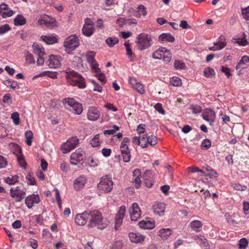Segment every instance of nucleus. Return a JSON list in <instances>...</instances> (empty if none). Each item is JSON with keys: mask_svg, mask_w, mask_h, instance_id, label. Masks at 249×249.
<instances>
[{"mask_svg": "<svg viewBox=\"0 0 249 249\" xmlns=\"http://www.w3.org/2000/svg\"><path fill=\"white\" fill-rule=\"evenodd\" d=\"M89 228L97 227L99 229H104L107 224L104 222L102 214L98 210L89 211Z\"/></svg>", "mask_w": 249, "mask_h": 249, "instance_id": "nucleus-1", "label": "nucleus"}, {"mask_svg": "<svg viewBox=\"0 0 249 249\" xmlns=\"http://www.w3.org/2000/svg\"><path fill=\"white\" fill-rule=\"evenodd\" d=\"M67 82L72 86H77L80 89H84L86 86L85 79L77 72L72 70L66 71Z\"/></svg>", "mask_w": 249, "mask_h": 249, "instance_id": "nucleus-2", "label": "nucleus"}, {"mask_svg": "<svg viewBox=\"0 0 249 249\" xmlns=\"http://www.w3.org/2000/svg\"><path fill=\"white\" fill-rule=\"evenodd\" d=\"M152 39L149 35L145 33H141L138 36L135 42L138 50L142 51L149 48L151 46Z\"/></svg>", "mask_w": 249, "mask_h": 249, "instance_id": "nucleus-3", "label": "nucleus"}, {"mask_svg": "<svg viewBox=\"0 0 249 249\" xmlns=\"http://www.w3.org/2000/svg\"><path fill=\"white\" fill-rule=\"evenodd\" d=\"M152 57L155 59H162L165 62H169L171 59L172 54L166 48L161 47L153 53Z\"/></svg>", "mask_w": 249, "mask_h": 249, "instance_id": "nucleus-4", "label": "nucleus"}, {"mask_svg": "<svg viewBox=\"0 0 249 249\" xmlns=\"http://www.w3.org/2000/svg\"><path fill=\"white\" fill-rule=\"evenodd\" d=\"M113 185V183L111 178L106 176L101 178L100 182L97 185V187L100 191L107 193L111 191Z\"/></svg>", "mask_w": 249, "mask_h": 249, "instance_id": "nucleus-5", "label": "nucleus"}, {"mask_svg": "<svg viewBox=\"0 0 249 249\" xmlns=\"http://www.w3.org/2000/svg\"><path fill=\"white\" fill-rule=\"evenodd\" d=\"M79 40L75 35L68 37L64 42V46L65 47L66 52L70 53L79 46Z\"/></svg>", "mask_w": 249, "mask_h": 249, "instance_id": "nucleus-6", "label": "nucleus"}, {"mask_svg": "<svg viewBox=\"0 0 249 249\" xmlns=\"http://www.w3.org/2000/svg\"><path fill=\"white\" fill-rule=\"evenodd\" d=\"M85 157V152L81 148H78L73 152L70 157V163L72 165L82 164Z\"/></svg>", "mask_w": 249, "mask_h": 249, "instance_id": "nucleus-7", "label": "nucleus"}, {"mask_svg": "<svg viewBox=\"0 0 249 249\" xmlns=\"http://www.w3.org/2000/svg\"><path fill=\"white\" fill-rule=\"evenodd\" d=\"M79 143V139L76 137L70 138L61 146V149L63 153H68L74 149Z\"/></svg>", "mask_w": 249, "mask_h": 249, "instance_id": "nucleus-8", "label": "nucleus"}, {"mask_svg": "<svg viewBox=\"0 0 249 249\" xmlns=\"http://www.w3.org/2000/svg\"><path fill=\"white\" fill-rule=\"evenodd\" d=\"M10 196L15 198L16 202H20L25 195V191L20 186H17L16 188L12 187L10 190Z\"/></svg>", "mask_w": 249, "mask_h": 249, "instance_id": "nucleus-9", "label": "nucleus"}, {"mask_svg": "<svg viewBox=\"0 0 249 249\" xmlns=\"http://www.w3.org/2000/svg\"><path fill=\"white\" fill-rule=\"evenodd\" d=\"M32 47L34 53L38 56L36 61L37 64L42 65L44 62V58H43V56L45 55L44 48L41 45L36 43H34Z\"/></svg>", "mask_w": 249, "mask_h": 249, "instance_id": "nucleus-10", "label": "nucleus"}, {"mask_svg": "<svg viewBox=\"0 0 249 249\" xmlns=\"http://www.w3.org/2000/svg\"><path fill=\"white\" fill-rule=\"evenodd\" d=\"M94 29L93 28V23L89 18H87L85 19V23L82 29V33L85 36L89 37L94 33Z\"/></svg>", "mask_w": 249, "mask_h": 249, "instance_id": "nucleus-11", "label": "nucleus"}, {"mask_svg": "<svg viewBox=\"0 0 249 249\" xmlns=\"http://www.w3.org/2000/svg\"><path fill=\"white\" fill-rule=\"evenodd\" d=\"M95 53L94 52H87L86 54V57L87 61L89 63L92 70L96 73L100 72V69L98 68V64L95 62L94 56Z\"/></svg>", "mask_w": 249, "mask_h": 249, "instance_id": "nucleus-12", "label": "nucleus"}, {"mask_svg": "<svg viewBox=\"0 0 249 249\" xmlns=\"http://www.w3.org/2000/svg\"><path fill=\"white\" fill-rule=\"evenodd\" d=\"M202 116L204 120L209 122L210 125H213L215 121V113L210 108H207L203 112Z\"/></svg>", "mask_w": 249, "mask_h": 249, "instance_id": "nucleus-13", "label": "nucleus"}, {"mask_svg": "<svg viewBox=\"0 0 249 249\" xmlns=\"http://www.w3.org/2000/svg\"><path fill=\"white\" fill-rule=\"evenodd\" d=\"M125 213V207L124 206H121L119 212L116 215L115 218V228L117 230L120 227L122 222Z\"/></svg>", "mask_w": 249, "mask_h": 249, "instance_id": "nucleus-14", "label": "nucleus"}, {"mask_svg": "<svg viewBox=\"0 0 249 249\" xmlns=\"http://www.w3.org/2000/svg\"><path fill=\"white\" fill-rule=\"evenodd\" d=\"M89 212L85 211L82 213L77 214L75 218V223L79 226L85 225L89 220Z\"/></svg>", "mask_w": 249, "mask_h": 249, "instance_id": "nucleus-15", "label": "nucleus"}, {"mask_svg": "<svg viewBox=\"0 0 249 249\" xmlns=\"http://www.w3.org/2000/svg\"><path fill=\"white\" fill-rule=\"evenodd\" d=\"M101 113L95 107L91 106L88 109L87 112V117L89 120L95 121L99 118Z\"/></svg>", "mask_w": 249, "mask_h": 249, "instance_id": "nucleus-16", "label": "nucleus"}, {"mask_svg": "<svg viewBox=\"0 0 249 249\" xmlns=\"http://www.w3.org/2000/svg\"><path fill=\"white\" fill-rule=\"evenodd\" d=\"M39 202L40 198L37 194L28 196L25 199V204L29 209H31L34 204H38Z\"/></svg>", "mask_w": 249, "mask_h": 249, "instance_id": "nucleus-17", "label": "nucleus"}, {"mask_svg": "<svg viewBox=\"0 0 249 249\" xmlns=\"http://www.w3.org/2000/svg\"><path fill=\"white\" fill-rule=\"evenodd\" d=\"M129 83L131 87L136 89L139 93L141 94L144 93L145 90L143 88V85L136 78L133 77L130 78Z\"/></svg>", "mask_w": 249, "mask_h": 249, "instance_id": "nucleus-18", "label": "nucleus"}, {"mask_svg": "<svg viewBox=\"0 0 249 249\" xmlns=\"http://www.w3.org/2000/svg\"><path fill=\"white\" fill-rule=\"evenodd\" d=\"M154 212L159 216H162L165 210V204L160 202H156L153 205Z\"/></svg>", "mask_w": 249, "mask_h": 249, "instance_id": "nucleus-19", "label": "nucleus"}, {"mask_svg": "<svg viewBox=\"0 0 249 249\" xmlns=\"http://www.w3.org/2000/svg\"><path fill=\"white\" fill-rule=\"evenodd\" d=\"M87 182V178L84 176H81L74 181V188L76 191H79L84 188Z\"/></svg>", "mask_w": 249, "mask_h": 249, "instance_id": "nucleus-20", "label": "nucleus"}, {"mask_svg": "<svg viewBox=\"0 0 249 249\" xmlns=\"http://www.w3.org/2000/svg\"><path fill=\"white\" fill-rule=\"evenodd\" d=\"M0 13L3 18H6L12 16L13 12L9 9L7 5L5 3H2L0 5Z\"/></svg>", "mask_w": 249, "mask_h": 249, "instance_id": "nucleus-21", "label": "nucleus"}, {"mask_svg": "<svg viewBox=\"0 0 249 249\" xmlns=\"http://www.w3.org/2000/svg\"><path fill=\"white\" fill-rule=\"evenodd\" d=\"M129 237L130 241L135 243H141L144 239V236L139 232H130L129 233Z\"/></svg>", "mask_w": 249, "mask_h": 249, "instance_id": "nucleus-22", "label": "nucleus"}, {"mask_svg": "<svg viewBox=\"0 0 249 249\" xmlns=\"http://www.w3.org/2000/svg\"><path fill=\"white\" fill-rule=\"evenodd\" d=\"M60 57H58L56 55H50L48 60V66L50 68H56L58 67L60 64Z\"/></svg>", "mask_w": 249, "mask_h": 249, "instance_id": "nucleus-23", "label": "nucleus"}, {"mask_svg": "<svg viewBox=\"0 0 249 249\" xmlns=\"http://www.w3.org/2000/svg\"><path fill=\"white\" fill-rule=\"evenodd\" d=\"M158 39L161 43L173 42L175 41V37L170 33H162L159 36Z\"/></svg>", "mask_w": 249, "mask_h": 249, "instance_id": "nucleus-24", "label": "nucleus"}, {"mask_svg": "<svg viewBox=\"0 0 249 249\" xmlns=\"http://www.w3.org/2000/svg\"><path fill=\"white\" fill-rule=\"evenodd\" d=\"M46 18H48L47 16H43L40 19H38V22L40 24H45L47 27L50 28H53L55 26V20L53 19L52 20H48L46 19Z\"/></svg>", "mask_w": 249, "mask_h": 249, "instance_id": "nucleus-25", "label": "nucleus"}, {"mask_svg": "<svg viewBox=\"0 0 249 249\" xmlns=\"http://www.w3.org/2000/svg\"><path fill=\"white\" fill-rule=\"evenodd\" d=\"M17 152H18V153L16 154L18 161L21 167H25L26 165V163L23 158L22 153V150L18 146H17Z\"/></svg>", "mask_w": 249, "mask_h": 249, "instance_id": "nucleus-26", "label": "nucleus"}, {"mask_svg": "<svg viewBox=\"0 0 249 249\" xmlns=\"http://www.w3.org/2000/svg\"><path fill=\"white\" fill-rule=\"evenodd\" d=\"M140 228L144 229H152L155 226V222L150 220H142L139 222Z\"/></svg>", "mask_w": 249, "mask_h": 249, "instance_id": "nucleus-27", "label": "nucleus"}, {"mask_svg": "<svg viewBox=\"0 0 249 249\" xmlns=\"http://www.w3.org/2000/svg\"><path fill=\"white\" fill-rule=\"evenodd\" d=\"M159 235L163 240H166L171 234L170 229H162L160 230Z\"/></svg>", "mask_w": 249, "mask_h": 249, "instance_id": "nucleus-28", "label": "nucleus"}, {"mask_svg": "<svg viewBox=\"0 0 249 249\" xmlns=\"http://www.w3.org/2000/svg\"><path fill=\"white\" fill-rule=\"evenodd\" d=\"M190 227L192 229L196 232L200 231V229L202 226V224L200 221L194 220L190 223Z\"/></svg>", "mask_w": 249, "mask_h": 249, "instance_id": "nucleus-29", "label": "nucleus"}, {"mask_svg": "<svg viewBox=\"0 0 249 249\" xmlns=\"http://www.w3.org/2000/svg\"><path fill=\"white\" fill-rule=\"evenodd\" d=\"M70 110L74 114H80L83 111V107L81 104L76 102Z\"/></svg>", "mask_w": 249, "mask_h": 249, "instance_id": "nucleus-30", "label": "nucleus"}, {"mask_svg": "<svg viewBox=\"0 0 249 249\" xmlns=\"http://www.w3.org/2000/svg\"><path fill=\"white\" fill-rule=\"evenodd\" d=\"M25 18L21 15H18L14 19V24L16 26H22L26 23Z\"/></svg>", "mask_w": 249, "mask_h": 249, "instance_id": "nucleus-31", "label": "nucleus"}, {"mask_svg": "<svg viewBox=\"0 0 249 249\" xmlns=\"http://www.w3.org/2000/svg\"><path fill=\"white\" fill-rule=\"evenodd\" d=\"M47 76L49 77H50L53 79H55L57 78V73L55 72H52V71H43L40 73H39L38 75H36V76H34V78L40 77V76Z\"/></svg>", "mask_w": 249, "mask_h": 249, "instance_id": "nucleus-32", "label": "nucleus"}, {"mask_svg": "<svg viewBox=\"0 0 249 249\" xmlns=\"http://www.w3.org/2000/svg\"><path fill=\"white\" fill-rule=\"evenodd\" d=\"M129 142L130 141L128 138L125 137L123 139L120 147L121 152L123 151L125 152L126 150H129L128 146V143H129Z\"/></svg>", "mask_w": 249, "mask_h": 249, "instance_id": "nucleus-33", "label": "nucleus"}, {"mask_svg": "<svg viewBox=\"0 0 249 249\" xmlns=\"http://www.w3.org/2000/svg\"><path fill=\"white\" fill-rule=\"evenodd\" d=\"M41 38L47 44H53L57 42L56 38L54 36H41Z\"/></svg>", "mask_w": 249, "mask_h": 249, "instance_id": "nucleus-34", "label": "nucleus"}, {"mask_svg": "<svg viewBox=\"0 0 249 249\" xmlns=\"http://www.w3.org/2000/svg\"><path fill=\"white\" fill-rule=\"evenodd\" d=\"M62 102L66 107L68 108L69 107L71 108L77 102L73 98H67L63 99Z\"/></svg>", "mask_w": 249, "mask_h": 249, "instance_id": "nucleus-35", "label": "nucleus"}, {"mask_svg": "<svg viewBox=\"0 0 249 249\" xmlns=\"http://www.w3.org/2000/svg\"><path fill=\"white\" fill-rule=\"evenodd\" d=\"M119 39L115 37H109L106 39V43L110 47H113L115 45L118 44Z\"/></svg>", "mask_w": 249, "mask_h": 249, "instance_id": "nucleus-36", "label": "nucleus"}, {"mask_svg": "<svg viewBox=\"0 0 249 249\" xmlns=\"http://www.w3.org/2000/svg\"><path fill=\"white\" fill-rule=\"evenodd\" d=\"M235 42L239 45L242 46H246L249 44V42L246 39V35L245 33H243L242 37L237 39Z\"/></svg>", "mask_w": 249, "mask_h": 249, "instance_id": "nucleus-37", "label": "nucleus"}, {"mask_svg": "<svg viewBox=\"0 0 249 249\" xmlns=\"http://www.w3.org/2000/svg\"><path fill=\"white\" fill-rule=\"evenodd\" d=\"M196 240H198L200 242V243L202 244L204 247H206L208 245L207 240L203 235H197L194 237Z\"/></svg>", "mask_w": 249, "mask_h": 249, "instance_id": "nucleus-38", "label": "nucleus"}, {"mask_svg": "<svg viewBox=\"0 0 249 249\" xmlns=\"http://www.w3.org/2000/svg\"><path fill=\"white\" fill-rule=\"evenodd\" d=\"M170 84L175 86L178 87L181 85L182 82L181 79L178 77L174 76L170 78Z\"/></svg>", "mask_w": 249, "mask_h": 249, "instance_id": "nucleus-39", "label": "nucleus"}, {"mask_svg": "<svg viewBox=\"0 0 249 249\" xmlns=\"http://www.w3.org/2000/svg\"><path fill=\"white\" fill-rule=\"evenodd\" d=\"M99 135L97 134L91 140L90 143L92 147H96L99 146L101 142L99 140Z\"/></svg>", "mask_w": 249, "mask_h": 249, "instance_id": "nucleus-40", "label": "nucleus"}, {"mask_svg": "<svg viewBox=\"0 0 249 249\" xmlns=\"http://www.w3.org/2000/svg\"><path fill=\"white\" fill-rule=\"evenodd\" d=\"M122 157L124 162H128L131 159V155L130 150H126L125 152H121Z\"/></svg>", "mask_w": 249, "mask_h": 249, "instance_id": "nucleus-41", "label": "nucleus"}, {"mask_svg": "<svg viewBox=\"0 0 249 249\" xmlns=\"http://www.w3.org/2000/svg\"><path fill=\"white\" fill-rule=\"evenodd\" d=\"M215 74L214 70L210 67H207L204 71V75L209 78H212Z\"/></svg>", "mask_w": 249, "mask_h": 249, "instance_id": "nucleus-42", "label": "nucleus"}, {"mask_svg": "<svg viewBox=\"0 0 249 249\" xmlns=\"http://www.w3.org/2000/svg\"><path fill=\"white\" fill-rule=\"evenodd\" d=\"M157 138L154 135H150L147 137V144H149L151 146H154L157 143Z\"/></svg>", "mask_w": 249, "mask_h": 249, "instance_id": "nucleus-43", "label": "nucleus"}, {"mask_svg": "<svg viewBox=\"0 0 249 249\" xmlns=\"http://www.w3.org/2000/svg\"><path fill=\"white\" fill-rule=\"evenodd\" d=\"M214 45L217 49V50H220L225 47L226 43L222 41V36H220L218 38V41L214 42Z\"/></svg>", "mask_w": 249, "mask_h": 249, "instance_id": "nucleus-44", "label": "nucleus"}, {"mask_svg": "<svg viewBox=\"0 0 249 249\" xmlns=\"http://www.w3.org/2000/svg\"><path fill=\"white\" fill-rule=\"evenodd\" d=\"M174 67L176 70H184L186 68V66L183 62L178 60L175 62Z\"/></svg>", "mask_w": 249, "mask_h": 249, "instance_id": "nucleus-45", "label": "nucleus"}, {"mask_svg": "<svg viewBox=\"0 0 249 249\" xmlns=\"http://www.w3.org/2000/svg\"><path fill=\"white\" fill-rule=\"evenodd\" d=\"M190 109L192 110V112L194 114L200 113L202 110L201 107L198 105H191Z\"/></svg>", "mask_w": 249, "mask_h": 249, "instance_id": "nucleus-46", "label": "nucleus"}, {"mask_svg": "<svg viewBox=\"0 0 249 249\" xmlns=\"http://www.w3.org/2000/svg\"><path fill=\"white\" fill-rule=\"evenodd\" d=\"M18 177L17 175L12 177H8L5 179V182L10 185H12L18 182Z\"/></svg>", "mask_w": 249, "mask_h": 249, "instance_id": "nucleus-47", "label": "nucleus"}, {"mask_svg": "<svg viewBox=\"0 0 249 249\" xmlns=\"http://www.w3.org/2000/svg\"><path fill=\"white\" fill-rule=\"evenodd\" d=\"M248 245V241L245 238H243L239 240V248L240 249H246Z\"/></svg>", "mask_w": 249, "mask_h": 249, "instance_id": "nucleus-48", "label": "nucleus"}, {"mask_svg": "<svg viewBox=\"0 0 249 249\" xmlns=\"http://www.w3.org/2000/svg\"><path fill=\"white\" fill-rule=\"evenodd\" d=\"M129 213H131L132 212L133 213H141V212L138 204L136 202L132 204V207L129 210Z\"/></svg>", "mask_w": 249, "mask_h": 249, "instance_id": "nucleus-49", "label": "nucleus"}, {"mask_svg": "<svg viewBox=\"0 0 249 249\" xmlns=\"http://www.w3.org/2000/svg\"><path fill=\"white\" fill-rule=\"evenodd\" d=\"M82 63V59L80 57L75 56L73 57L72 60V64L75 67H78L81 65Z\"/></svg>", "mask_w": 249, "mask_h": 249, "instance_id": "nucleus-50", "label": "nucleus"}, {"mask_svg": "<svg viewBox=\"0 0 249 249\" xmlns=\"http://www.w3.org/2000/svg\"><path fill=\"white\" fill-rule=\"evenodd\" d=\"M137 12L139 13V14L142 15L143 16H146L147 14V12L146 10V7L143 5H139L137 7Z\"/></svg>", "mask_w": 249, "mask_h": 249, "instance_id": "nucleus-51", "label": "nucleus"}, {"mask_svg": "<svg viewBox=\"0 0 249 249\" xmlns=\"http://www.w3.org/2000/svg\"><path fill=\"white\" fill-rule=\"evenodd\" d=\"M11 118L13 119L14 124L18 125L19 123V115L18 112H15L12 114Z\"/></svg>", "mask_w": 249, "mask_h": 249, "instance_id": "nucleus-52", "label": "nucleus"}, {"mask_svg": "<svg viewBox=\"0 0 249 249\" xmlns=\"http://www.w3.org/2000/svg\"><path fill=\"white\" fill-rule=\"evenodd\" d=\"M211 146V142L209 139H205L204 140L202 143L201 146L202 148H204L206 149H209Z\"/></svg>", "mask_w": 249, "mask_h": 249, "instance_id": "nucleus-53", "label": "nucleus"}, {"mask_svg": "<svg viewBox=\"0 0 249 249\" xmlns=\"http://www.w3.org/2000/svg\"><path fill=\"white\" fill-rule=\"evenodd\" d=\"M154 107L155 109L158 111L160 113L165 115V111L163 109L162 107V105L160 103H157L155 106Z\"/></svg>", "mask_w": 249, "mask_h": 249, "instance_id": "nucleus-54", "label": "nucleus"}, {"mask_svg": "<svg viewBox=\"0 0 249 249\" xmlns=\"http://www.w3.org/2000/svg\"><path fill=\"white\" fill-rule=\"evenodd\" d=\"M152 177V172L150 170H146L143 175V178L145 180L149 181V179H151Z\"/></svg>", "mask_w": 249, "mask_h": 249, "instance_id": "nucleus-55", "label": "nucleus"}, {"mask_svg": "<svg viewBox=\"0 0 249 249\" xmlns=\"http://www.w3.org/2000/svg\"><path fill=\"white\" fill-rule=\"evenodd\" d=\"M10 28L8 24H4L0 27V35H3L9 31Z\"/></svg>", "mask_w": 249, "mask_h": 249, "instance_id": "nucleus-56", "label": "nucleus"}, {"mask_svg": "<svg viewBox=\"0 0 249 249\" xmlns=\"http://www.w3.org/2000/svg\"><path fill=\"white\" fill-rule=\"evenodd\" d=\"M243 18L247 20H249V6L242 10Z\"/></svg>", "mask_w": 249, "mask_h": 249, "instance_id": "nucleus-57", "label": "nucleus"}, {"mask_svg": "<svg viewBox=\"0 0 249 249\" xmlns=\"http://www.w3.org/2000/svg\"><path fill=\"white\" fill-rule=\"evenodd\" d=\"M26 60L28 61L30 63H35V59L34 58L33 55L30 53L29 52H27L25 55Z\"/></svg>", "mask_w": 249, "mask_h": 249, "instance_id": "nucleus-58", "label": "nucleus"}, {"mask_svg": "<svg viewBox=\"0 0 249 249\" xmlns=\"http://www.w3.org/2000/svg\"><path fill=\"white\" fill-rule=\"evenodd\" d=\"M130 216L131 218V220L132 221H136L141 216V213H133L132 212L131 213H129Z\"/></svg>", "mask_w": 249, "mask_h": 249, "instance_id": "nucleus-59", "label": "nucleus"}, {"mask_svg": "<svg viewBox=\"0 0 249 249\" xmlns=\"http://www.w3.org/2000/svg\"><path fill=\"white\" fill-rule=\"evenodd\" d=\"M91 82L94 86L93 90L99 92H101L102 90V87L97 84L94 80H92Z\"/></svg>", "mask_w": 249, "mask_h": 249, "instance_id": "nucleus-60", "label": "nucleus"}, {"mask_svg": "<svg viewBox=\"0 0 249 249\" xmlns=\"http://www.w3.org/2000/svg\"><path fill=\"white\" fill-rule=\"evenodd\" d=\"M124 45L125 47L126 54L129 56H131L133 53L131 49L130 44L128 43L125 42L124 43Z\"/></svg>", "mask_w": 249, "mask_h": 249, "instance_id": "nucleus-61", "label": "nucleus"}, {"mask_svg": "<svg viewBox=\"0 0 249 249\" xmlns=\"http://www.w3.org/2000/svg\"><path fill=\"white\" fill-rule=\"evenodd\" d=\"M28 243L33 249H37V248L38 247V243H37V241L36 240H35L34 239L31 238L29 239Z\"/></svg>", "mask_w": 249, "mask_h": 249, "instance_id": "nucleus-62", "label": "nucleus"}, {"mask_svg": "<svg viewBox=\"0 0 249 249\" xmlns=\"http://www.w3.org/2000/svg\"><path fill=\"white\" fill-rule=\"evenodd\" d=\"M7 164V160L3 156L0 155V168L5 167Z\"/></svg>", "mask_w": 249, "mask_h": 249, "instance_id": "nucleus-63", "label": "nucleus"}, {"mask_svg": "<svg viewBox=\"0 0 249 249\" xmlns=\"http://www.w3.org/2000/svg\"><path fill=\"white\" fill-rule=\"evenodd\" d=\"M147 137H140V140L142 141V142H141V147L142 148H144L147 147Z\"/></svg>", "mask_w": 249, "mask_h": 249, "instance_id": "nucleus-64", "label": "nucleus"}]
</instances>
